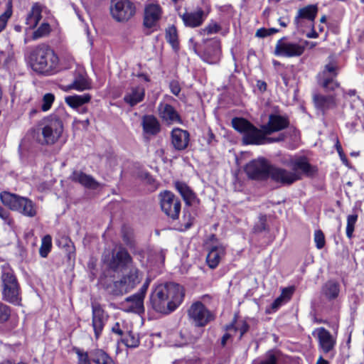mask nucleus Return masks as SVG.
I'll return each mask as SVG.
<instances>
[{
  "mask_svg": "<svg viewBox=\"0 0 364 364\" xmlns=\"http://www.w3.org/2000/svg\"><path fill=\"white\" fill-rule=\"evenodd\" d=\"M318 34L314 30H313L311 33L307 34V37L310 38H318Z\"/></svg>",
  "mask_w": 364,
  "mask_h": 364,
  "instance_id": "obj_62",
  "label": "nucleus"
},
{
  "mask_svg": "<svg viewBox=\"0 0 364 364\" xmlns=\"http://www.w3.org/2000/svg\"><path fill=\"white\" fill-rule=\"evenodd\" d=\"M90 355L95 364H116L113 359L102 349L93 350Z\"/></svg>",
  "mask_w": 364,
  "mask_h": 364,
  "instance_id": "obj_34",
  "label": "nucleus"
},
{
  "mask_svg": "<svg viewBox=\"0 0 364 364\" xmlns=\"http://www.w3.org/2000/svg\"><path fill=\"white\" fill-rule=\"evenodd\" d=\"M220 55V45L218 40L213 41V53L210 54L208 50L204 53V60L208 63H215L219 60Z\"/></svg>",
  "mask_w": 364,
  "mask_h": 364,
  "instance_id": "obj_36",
  "label": "nucleus"
},
{
  "mask_svg": "<svg viewBox=\"0 0 364 364\" xmlns=\"http://www.w3.org/2000/svg\"><path fill=\"white\" fill-rule=\"evenodd\" d=\"M70 178L72 181L79 183L87 188L95 190L100 186V183L92 176L87 175L81 171H74Z\"/></svg>",
  "mask_w": 364,
  "mask_h": 364,
  "instance_id": "obj_27",
  "label": "nucleus"
},
{
  "mask_svg": "<svg viewBox=\"0 0 364 364\" xmlns=\"http://www.w3.org/2000/svg\"><path fill=\"white\" fill-rule=\"evenodd\" d=\"M318 13V6L316 4H310L298 10L294 18V23L297 26L302 25L303 20L313 22Z\"/></svg>",
  "mask_w": 364,
  "mask_h": 364,
  "instance_id": "obj_26",
  "label": "nucleus"
},
{
  "mask_svg": "<svg viewBox=\"0 0 364 364\" xmlns=\"http://www.w3.org/2000/svg\"><path fill=\"white\" fill-rule=\"evenodd\" d=\"M159 198L162 211L173 220L178 218L181 211L180 200L168 191L161 193Z\"/></svg>",
  "mask_w": 364,
  "mask_h": 364,
  "instance_id": "obj_13",
  "label": "nucleus"
},
{
  "mask_svg": "<svg viewBox=\"0 0 364 364\" xmlns=\"http://www.w3.org/2000/svg\"><path fill=\"white\" fill-rule=\"evenodd\" d=\"M74 352L77 356V364H91L87 352H85L79 348H75Z\"/></svg>",
  "mask_w": 364,
  "mask_h": 364,
  "instance_id": "obj_48",
  "label": "nucleus"
},
{
  "mask_svg": "<svg viewBox=\"0 0 364 364\" xmlns=\"http://www.w3.org/2000/svg\"><path fill=\"white\" fill-rule=\"evenodd\" d=\"M230 336V334H229V333H225V334L223 336V338H222V341H221V343H222V345H223V346H225V343H226V342H227L228 339H229Z\"/></svg>",
  "mask_w": 364,
  "mask_h": 364,
  "instance_id": "obj_63",
  "label": "nucleus"
},
{
  "mask_svg": "<svg viewBox=\"0 0 364 364\" xmlns=\"http://www.w3.org/2000/svg\"><path fill=\"white\" fill-rule=\"evenodd\" d=\"M183 297L184 290L181 285L167 282L154 287L150 294L149 303L156 312L168 314L181 304Z\"/></svg>",
  "mask_w": 364,
  "mask_h": 364,
  "instance_id": "obj_1",
  "label": "nucleus"
},
{
  "mask_svg": "<svg viewBox=\"0 0 364 364\" xmlns=\"http://www.w3.org/2000/svg\"><path fill=\"white\" fill-rule=\"evenodd\" d=\"M220 28V26L218 23L211 21L205 28L200 30L199 33L200 35L215 34L218 33Z\"/></svg>",
  "mask_w": 364,
  "mask_h": 364,
  "instance_id": "obj_44",
  "label": "nucleus"
},
{
  "mask_svg": "<svg viewBox=\"0 0 364 364\" xmlns=\"http://www.w3.org/2000/svg\"><path fill=\"white\" fill-rule=\"evenodd\" d=\"M299 171L308 176H311L316 173L317 168L316 166L311 165L309 161H296L295 171H289L282 168L270 166L269 177L275 183L281 185H290L300 178Z\"/></svg>",
  "mask_w": 364,
  "mask_h": 364,
  "instance_id": "obj_4",
  "label": "nucleus"
},
{
  "mask_svg": "<svg viewBox=\"0 0 364 364\" xmlns=\"http://www.w3.org/2000/svg\"><path fill=\"white\" fill-rule=\"evenodd\" d=\"M268 32L269 33V36H271L272 34H274V33H277L278 32V29L274 28H268Z\"/></svg>",
  "mask_w": 364,
  "mask_h": 364,
  "instance_id": "obj_64",
  "label": "nucleus"
},
{
  "mask_svg": "<svg viewBox=\"0 0 364 364\" xmlns=\"http://www.w3.org/2000/svg\"><path fill=\"white\" fill-rule=\"evenodd\" d=\"M42 11L43 6L38 3H35L28 13L25 20L27 27L25 30L24 44H27L31 41V38L27 36V30L34 29L37 26L42 18Z\"/></svg>",
  "mask_w": 364,
  "mask_h": 364,
  "instance_id": "obj_18",
  "label": "nucleus"
},
{
  "mask_svg": "<svg viewBox=\"0 0 364 364\" xmlns=\"http://www.w3.org/2000/svg\"><path fill=\"white\" fill-rule=\"evenodd\" d=\"M314 242L318 249H322L325 245V237L321 230H318L314 232Z\"/></svg>",
  "mask_w": 364,
  "mask_h": 364,
  "instance_id": "obj_50",
  "label": "nucleus"
},
{
  "mask_svg": "<svg viewBox=\"0 0 364 364\" xmlns=\"http://www.w3.org/2000/svg\"><path fill=\"white\" fill-rule=\"evenodd\" d=\"M282 300L283 299L282 296L274 300V301L272 303V308L277 309L282 304Z\"/></svg>",
  "mask_w": 364,
  "mask_h": 364,
  "instance_id": "obj_59",
  "label": "nucleus"
},
{
  "mask_svg": "<svg viewBox=\"0 0 364 364\" xmlns=\"http://www.w3.org/2000/svg\"><path fill=\"white\" fill-rule=\"evenodd\" d=\"M166 39L174 50H177L178 48L179 43L178 40V33L175 26H170L166 30Z\"/></svg>",
  "mask_w": 364,
  "mask_h": 364,
  "instance_id": "obj_38",
  "label": "nucleus"
},
{
  "mask_svg": "<svg viewBox=\"0 0 364 364\" xmlns=\"http://www.w3.org/2000/svg\"><path fill=\"white\" fill-rule=\"evenodd\" d=\"M304 50L305 45L289 41L283 37L277 41L274 54L279 57L293 58L301 55Z\"/></svg>",
  "mask_w": 364,
  "mask_h": 364,
  "instance_id": "obj_10",
  "label": "nucleus"
},
{
  "mask_svg": "<svg viewBox=\"0 0 364 364\" xmlns=\"http://www.w3.org/2000/svg\"><path fill=\"white\" fill-rule=\"evenodd\" d=\"M1 281L3 283V299L11 304L20 301L19 287L13 270L8 265L2 267Z\"/></svg>",
  "mask_w": 364,
  "mask_h": 364,
  "instance_id": "obj_6",
  "label": "nucleus"
},
{
  "mask_svg": "<svg viewBox=\"0 0 364 364\" xmlns=\"http://www.w3.org/2000/svg\"><path fill=\"white\" fill-rule=\"evenodd\" d=\"M316 364H329L328 362L325 360L322 355H320L319 358L317 360V362Z\"/></svg>",
  "mask_w": 364,
  "mask_h": 364,
  "instance_id": "obj_61",
  "label": "nucleus"
},
{
  "mask_svg": "<svg viewBox=\"0 0 364 364\" xmlns=\"http://www.w3.org/2000/svg\"><path fill=\"white\" fill-rule=\"evenodd\" d=\"M29 63L33 71L50 75L57 68L58 57L48 46L41 44L31 52Z\"/></svg>",
  "mask_w": 364,
  "mask_h": 364,
  "instance_id": "obj_2",
  "label": "nucleus"
},
{
  "mask_svg": "<svg viewBox=\"0 0 364 364\" xmlns=\"http://www.w3.org/2000/svg\"><path fill=\"white\" fill-rule=\"evenodd\" d=\"M336 70L337 67L335 65L329 63L325 66L323 70L319 74L322 85L326 90H333L338 87V83L335 80L337 75Z\"/></svg>",
  "mask_w": 364,
  "mask_h": 364,
  "instance_id": "obj_21",
  "label": "nucleus"
},
{
  "mask_svg": "<svg viewBox=\"0 0 364 364\" xmlns=\"http://www.w3.org/2000/svg\"><path fill=\"white\" fill-rule=\"evenodd\" d=\"M188 316L194 324L200 327L205 326L214 318L213 313L200 301L195 302L191 306Z\"/></svg>",
  "mask_w": 364,
  "mask_h": 364,
  "instance_id": "obj_14",
  "label": "nucleus"
},
{
  "mask_svg": "<svg viewBox=\"0 0 364 364\" xmlns=\"http://www.w3.org/2000/svg\"><path fill=\"white\" fill-rule=\"evenodd\" d=\"M287 117L279 114H270L268 122L262 126L264 133L270 134L287 128L289 125Z\"/></svg>",
  "mask_w": 364,
  "mask_h": 364,
  "instance_id": "obj_22",
  "label": "nucleus"
},
{
  "mask_svg": "<svg viewBox=\"0 0 364 364\" xmlns=\"http://www.w3.org/2000/svg\"><path fill=\"white\" fill-rule=\"evenodd\" d=\"M280 358V353L277 350L268 351L264 359L259 364H277Z\"/></svg>",
  "mask_w": 364,
  "mask_h": 364,
  "instance_id": "obj_42",
  "label": "nucleus"
},
{
  "mask_svg": "<svg viewBox=\"0 0 364 364\" xmlns=\"http://www.w3.org/2000/svg\"><path fill=\"white\" fill-rule=\"evenodd\" d=\"M0 199L2 203L10 210L16 211L26 217L33 218L37 215V205L26 197L4 191L0 194Z\"/></svg>",
  "mask_w": 364,
  "mask_h": 364,
  "instance_id": "obj_5",
  "label": "nucleus"
},
{
  "mask_svg": "<svg viewBox=\"0 0 364 364\" xmlns=\"http://www.w3.org/2000/svg\"><path fill=\"white\" fill-rule=\"evenodd\" d=\"M50 26L48 23H43L41 26L33 33L31 39L35 41L38 38L48 36L50 32Z\"/></svg>",
  "mask_w": 364,
  "mask_h": 364,
  "instance_id": "obj_41",
  "label": "nucleus"
},
{
  "mask_svg": "<svg viewBox=\"0 0 364 364\" xmlns=\"http://www.w3.org/2000/svg\"><path fill=\"white\" fill-rule=\"evenodd\" d=\"M279 24L282 27H286L289 23V21L284 18H279L278 19Z\"/></svg>",
  "mask_w": 364,
  "mask_h": 364,
  "instance_id": "obj_60",
  "label": "nucleus"
},
{
  "mask_svg": "<svg viewBox=\"0 0 364 364\" xmlns=\"http://www.w3.org/2000/svg\"><path fill=\"white\" fill-rule=\"evenodd\" d=\"M339 284L334 281H328L323 287V292L329 299L336 298L339 294Z\"/></svg>",
  "mask_w": 364,
  "mask_h": 364,
  "instance_id": "obj_37",
  "label": "nucleus"
},
{
  "mask_svg": "<svg viewBox=\"0 0 364 364\" xmlns=\"http://www.w3.org/2000/svg\"><path fill=\"white\" fill-rule=\"evenodd\" d=\"M90 83L88 81L85 73L82 70H79L75 73L73 82L70 85H68L67 88L69 90L73 89L77 91H83L90 89Z\"/></svg>",
  "mask_w": 364,
  "mask_h": 364,
  "instance_id": "obj_30",
  "label": "nucleus"
},
{
  "mask_svg": "<svg viewBox=\"0 0 364 364\" xmlns=\"http://www.w3.org/2000/svg\"><path fill=\"white\" fill-rule=\"evenodd\" d=\"M92 323L95 333V337L98 339L102 334L105 323L107 321V315L102 306L97 303L92 304Z\"/></svg>",
  "mask_w": 364,
  "mask_h": 364,
  "instance_id": "obj_20",
  "label": "nucleus"
},
{
  "mask_svg": "<svg viewBox=\"0 0 364 364\" xmlns=\"http://www.w3.org/2000/svg\"><path fill=\"white\" fill-rule=\"evenodd\" d=\"M208 16L201 8H197L193 11H186L183 14H180L183 24L186 27L196 28L200 26Z\"/></svg>",
  "mask_w": 364,
  "mask_h": 364,
  "instance_id": "obj_19",
  "label": "nucleus"
},
{
  "mask_svg": "<svg viewBox=\"0 0 364 364\" xmlns=\"http://www.w3.org/2000/svg\"><path fill=\"white\" fill-rule=\"evenodd\" d=\"M158 109L160 117L165 122L173 124L181 121L178 114L171 105L161 103Z\"/></svg>",
  "mask_w": 364,
  "mask_h": 364,
  "instance_id": "obj_28",
  "label": "nucleus"
},
{
  "mask_svg": "<svg viewBox=\"0 0 364 364\" xmlns=\"http://www.w3.org/2000/svg\"><path fill=\"white\" fill-rule=\"evenodd\" d=\"M293 291H294V289L292 288H286V289H283L282 294L281 296L282 298H283V296L289 297L292 294Z\"/></svg>",
  "mask_w": 364,
  "mask_h": 364,
  "instance_id": "obj_57",
  "label": "nucleus"
},
{
  "mask_svg": "<svg viewBox=\"0 0 364 364\" xmlns=\"http://www.w3.org/2000/svg\"><path fill=\"white\" fill-rule=\"evenodd\" d=\"M316 107L322 111L331 109L336 105L335 99L332 95H315L314 97Z\"/></svg>",
  "mask_w": 364,
  "mask_h": 364,
  "instance_id": "obj_32",
  "label": "nucleus"
},
{
  "mask_svg": "<svg viewBox=\"0 0 364 364\" xmlns=\"http://www.w3.org/2000/svg\"><path fill=\"white\" fill-rule=\"evenodd\" d=\"M162 11L159 5L148 4L144 7L143 26L146 28H154L161 17Z\"/></svg>",
  "mask_w": 364,
  "mask_h": 364,
  "instance_id": "obj_17",
  "label": "nucleus"
},
{
  "mask_svg": "<svg viewBox=\"0 0 364 364\" xmlns=\"http://www.w3.org/2000/svg\"><path fill=\"white\" fill-rule=\"evenodd\" d=\"M109 13L118 23H127L136 14V4L131 0H111Z\"/></svg>",
  "mask_w": 364,
  "mask_h": 364,
  "instance_id": "obj_7",
  "label": "nucleus"
},
{
  "mask_svg": "<svg viewBox=\"0 0 364 364\" xmlns=\"http://www.w3.org/2000/svg\"><path fill=\"white\" fill-rule=\"evenodd\" d=\"M55 97L51 93L46 94L43 97V104L41 109L43 111L46 112L50 109L52 104L53 103Z\"/></svg>",
  "mask_w": 364,
  "mask_h": 364,
  "instance_id": "obj_49",
  "label": "nucleus"
},
{
  "mask_svg": "<svg viewBox=\"0 0 364 364\" xmlns=\"http://www.w3.org/2000/svg\"><path fill=\"white\" fill-rule=\"evenodd\" d=\"M91 100V95L85 93L83 95H75L68 96L65 98V102L72 108L77 109L83 105L89 102Z\"/></svg>",
  "mask_w": 364,
  "mask_h": 364,
  "instance_id": "obj_31",
  "label": "nucleus"
},
{
  "mask_svg": "<svg viewBox=\"0 0 364 364\" xmlns=\"http://www.w3.org/2000/svg\"><path fill=\"white\" fill-rule=\"evenodd\" d=\"M336 149H337V151L339 154V156L341 158V159H345V156L343 153V151H342V148H341V144H339L338 141L337 140V142H336Z\"/></svg>",
  "mask_w": 364,
  "mask_h": 364,
  "instance_id": "obj_58",
  "label": "nucleus"
},
{
  "mask_svg": "<svg viewBox=\"0 0 364 364\" xmlns=\"http://www.w3.org/2000/svg\"><path fill=\"white\" fill-rule=\"evenodd\" d=\"M256 85H257V87L261 92H264L267 90V83L263 80H257Z\"/></svg>",
  "mask_w": 364,
  "mask_h": 364,
  "instance_id": "obj_55",
  "label": "nucleus"
},
{
  "mask_svg": "<svg viewBox=\"0 0 364 364\" xmlns=\"http://www.w3.org/2000/svg\"><path fill=\"white\" fill-rule=\"evenodd\" d=\"M123 343L128 348H136L139 344V336L132 333L129 332L124 338Z\"/></svg>",
  "mask_w": 364,
  "mask_h": 364,
  "instance_id": "obj_43",
  "label": "nucleus"
},
{
  "mask_svg": "<svg viewBox=\"0 0 364 364\" xmlns=\"http://www.w3.org/2000/svg\"><path fill=\"white\" fill-rule=\"evenodd\" d=\"M189 133L180 128H175L171 132V144L179 151L185 149L189 143Z\"/></svg>",
  "mask_w": 364,
  "mask_h": 364,
  "instance_id": "obj_24",
  "label": "nucleus"
},
{
  "mask_svg": "<svg viewBox=\"0 0 364 364\" xmlns=\"http://www.w3.org/2000/svg\"><path fill=\"white\" fill-rule=\"evenodd\" d=\"M183 218L185 220L187 219V221L184 223L186 229L191 228V226L193 225L194 218L191 217L189 213H185Z\"/></svg>",
  "mask_w": 364,
  "mask_h": 364,
  "instance_id": "obj_53",
  "label": "nucleus"
},
{
  "mask_svg": "<svg viewBox=\"0 0 364 364\" xmlns=\"http://www.w3.org/2000/svg\"><path fill=\"white\" fill-rule=\"evenodd\" d=\"M0 218H1L6 223L10 225L11 219L9 218V213L0 206Z\"/></svg>",
  "mask_w": 364,
  "mask_h": 364,
  "instance_id": "obj_52",
  "label": "nucleus"
},
{
  "mask_svg": "<svg viewBox=\"0 0 364 364\" xmlns=\"http://www.w3.org/2000/svg\"><path fill=\"white\" fill-rule=\"evenodd\" d=\"M112 331L119 336L122 335V331L120 328L119 323H116L112 328Z\"/></svg>",
  "mask_w": 364,
  "mask_h": 364,
  "instance_id": "obj_56",
  "label": "nucleus"
},
{
  "mask_svg": "<svg viewBox=\"0 0 364 364\" xmlns=\"http://www.w3.org/2000/svg\"><path fill=\"white\" fill-rule=\"evenodd\" d=\"M52 237L49 235H45L41 240L39 254L41 257L46 258L51 250Z\"/></svg>",
  "mask_w": 364,
  "mask_h": 364,
  "instance_id": "obj_40",
  "label": "nucleus"
},
{
  "mask_svg": "<svg viewBox=\"0 0 364 364\" xmlns=\"http://www.w3.org/2000/svg\"><path fill=\"white\" fill-rule=\"evenodd\" d=\"M145 97V88L143 85H132L127 88L124 101L130 107H134L141 102Z\"/></svg>",
  "mask_w": 364,
  "mask_h": 364,
  "instance_id": "obj_23",
  "label": "nucleus"
},
{
  "mask_svg": "<svg viewBox=\"0 0 364 364\" xmlns=\"http://www.w3.org/2000/svg\"><path fill=\"white\" fill-rule=\"evenodd\" d=\"M175 187L187 204L191 205L193 202L195 194L186 183L178 181L175 183Z\"/></svg>",
  "mask_w": 364,
  "mask_h": 364,
  "instance_id": "obj_35",
  "label": "nucleus"
},
{
  "mask_svg": "<svg viewBox=\"0 0 364 364\" xmlns=\"http://www.w3.org/2000/svg\"><path fill=\"white\" fill-rule=\"evenodd\" d=\"M284 136V139L280 141H286L289 146L291 149L295 148L298 145L300 140L299 132L295 128H289L287 132L279 135V136Z\"/></svg>",
  "mask_w": 364,
  "mask_h": 364,
  "instance_id": "obj_33",
  "label": "nucleus"
},
{
  "mask_svg": "<svg viewBox=\"0 0 364 364\" xmlns=\"http://www.w3.org/2000/svg\"><path fill=\"white\" fill-rule=\"evenodd\" d=\"M12 15L11 4H8V8L4 14L0 16V33L4 30L9 19Z\"/></svg>",
  "mask_w": 364,
  "mask_h": 364,
  "instance_id": "obj_46",
  "label": "nucleus"
},
{
  "mask_svg": "<svg viewBox=\"0 0 364 364\" xmlns=\"http://www.w3.org/2000/svg\"><path fill=\"white\" fill-rule=\"evenodd\" d=\"M312 335L318 342V350L324 355H330L331 357H333L337 343L336 336L331 334L324 327L315 328L312 332Z\"/></svg>",
  "mask_w": 364,
  "mask_h": 364,
  "instance_id": "obj_8",
  "label": "nucleus"
},
{
  "mask_svg": "<svg viewBox=\"0 0 364 364\" xmlns=\"http://www.w3.org/2000/svg\"><path fill=\"white\" fill-rule=\"evenodd\" d=\"M11 307L0 301V323L6 322L11 316Z\"/></svg>",
  "mask_w": 364,
  "mask_h": 364,
  "instance_id": "obj_47",
  "label": "nucleus"
},
{
  "mask_svg": "<svg viewBox=\"0 0 364 364\" xmlns=\"http://www.w3.org/2000/svg\"><path fill=\"white\" fill-rule=\"evenodd\" d=\"M233 128L243 134L242 141L245 144L260 145L279 142L284 139V136L269 137L263 129H259L250 122L243 119L235 117L232 119Z\"/></svg>",
  "mask_w": 364,
  "mask_h": 364,
  "instance_id": "obj_3",
  "label": "nucleus"
},
{
  "mask_svg": "<svg viewBox=\"0 0 364 364\" xmlns=\"http://www.w3.org/2000/svg\"><path fill=\"white\" fill-rule=\"evenodd\" d=\"M123 274L119 281L115 282L116 287H120V292L129 291L139 284L143 279V273L132 265L122 271Z\"/></svg>",
  "mask_w": 364,
  "mask_h": 364,
  "instance_id": "obj_11",
  "label": "nucleus"
},
{
  "mask_svg": "<svg viewBox=\"0 0 364 364\" xmlns=\"http://www.w3.org/2000/svg\"><path fill=\"white\" fill-rule=\"evenodd\" d=\"M269 168L267 161H250L246 165L245 171L249 178L263 180L269 178Z\"/></svg>",
  "mask_w": 364,
  "mask_h": 364,
  "instance_id": "obj_16",
  "label": "nucleus"
},
{
  "mask_svg": "<svg viewBox=\"0 0 364 364\" xmlns=\"http://www.w3.org/2000/svg\"><path fill=\"white\" fill-rule=\"evenodd\" d=\"M132 264V257L127 250L122 246L113 250L112 258L108 262L109 267L114 272L123 271Z\"/></svg>",
  "mask_w": 364,
  "mask_h": 364,
  "instance_id": "obj_15",
  "label": "nucleus"
},
{
  "mask_svg": "<svg viewBox=\"0 0 364 364\" xmlns=\"http://www.w3.org/2000/svg\"><path fill=\"white\" fill-rule=\"evenodd\" d=\"M169 87L171 89V92L174 95H176V96L178 95V94L181 92V87H180V85L178 81H176V80L171 81L170 82Z\"/></svg>",
  "mask_w": 364,
  "mask_h": 364,
  "instance_id": "obj_51",
  "label": "nucleus"
},
{
  "mask_svg": "<svg viewBox=\"0 0 364 364\" xmlns=\"http://www.w3.org/2000/svg\"><path fill=\"white\" fill-rule=\"evenodd\" d=\"M141 126L144 134L146 136H154L161 129L158 119L153 115H145L141 120Z\"/></svg>",
  "mask_w": 364,
  "mask_h": 364,
  "instance_id": "obj_29",
  "label": "nucleus"
},
{
  "mask_svg": "<svg viewBox=\"0 0 364 364\" xmlns=\"http://www.w3.org/2000/svg\"><path fill=\"white\" fill-rule=\"evenodd\" d=\"M225 247L222 244H217L210 247L206 257L208 267L215 269L219 264L222 257L225 256Z\"/></svg>",
  "mask_w": 364,
  "mask_h": 364,
  "instance_id": "obj_25",
  "label": "nucleus"
},
{
  "mask_svg": "<svg viewBox=\"0 0 364 364\" xmlns=\"http://www.w3.org/2000/svg\"><path fill=\"white\" fill-rule=\"evenodd\" d=\"M232 329H233L235 331H239V338H241L243 336V335L249 330V325L247 324L245 320H235L232 324L227 327V330L228 331H230Z\"/></svg>",
  "mask_w": 364,
  "mask_h": 364,
  "instance_id": "obj_39",
  "label": "nucleus"
},
{
  "mask_svg": "<svg viewBox=\"0 0 364 364\" xmlns=\"http://www.w3.org/2000/svg\"><path fill=\"white\" fill-rule=\"evenodd\" d=\"M255 36L259 38H264L269 36L267 28H259L257 31Z\"/></svg>",
  "mask_w": 364,
  "mask_h": 364,
  "instance_id": "obj_54",
  "label": "nucleus"
},
{
  "mask_svg": "<svg viewBox=\"0 0 364 364\" xmlns=\"http://www.w3.org/2000/svg\"><path fill=\"white\" fill-rule=\"evenodd\" d=\"M358 220V215L352 214L347 217L346 235L348 238H351L355 228V225Z\"/></svg>",
  "mask_w": 364,
  "mask_h": 364,
  "instance_id": "obj_45",
  "label": "nucleus"
},
{
  "mask_svg": "<svg viewBox=\"0 0 364 364\" xmlns=\"http://www.w3.org/2000/svg\"><path fill=\"white\" fill-rule=\"evenodd\" d=\"M150 282L151 279L147 277L137 293L124 299L122 305L126 311L136 314H141L144 311V299Z\"/></svg>",
  "mask_w": 364,
  "mask_h": 364,
  "instance_id": "obj_9",
  "label": "nucleus"
},
{
  "mask_svg": "<svg viewBox=\"0 0 364 364\" xmlns=\"http://www.w3.org/2000/svg\"><path fill=\"white\" fill-rule=\"evenodd\" d=\"M63 132V125L60 119L55 117H50L45 120L42 127V135L48 144H53L61 136Z\"/></svg>",
  "mask_w": 364,
  "mask_h": 364,
  "instance_id": "obj_12",
  "label": "nucleus"
}]
</instances>
